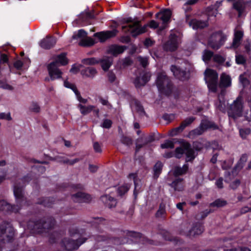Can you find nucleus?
Listing matches in <instances>:
<instances>
[{"label": "nucleus", "instance_id": "obj_1", "mask_svg": "<svg viewBox=\"0 0 251 251\" xmlns=\"http://www.w3.org/2000/svg\"><path fill=\"white\" fill-rule=\"evenodd\" d=\"M14 193L16 198L17 205L12 206L6 201H0V211H11L17 212L19 210L20 206L23 207L25 205L26 201L24 197L22 189L15 187Z\"/></svg>", "mask_w": 251, "mask_h": 251}, {"label": "nucleus", "instance_id": "obj_2", "mask_svg": "<svg viewBox=\"0 0 251 251\" xmlns=\"http://www.w3.org/2000/svg\"><path fill=\"white\" fill-rule=\"evenodd\" d=\"M228 115L229 117L234 119L242 116L245 118V115H248V113L245 110L243 100L241 97H238L230 105Z\"/></svg>", "mask_w": 251, "mask_h": 251}, {"label": "nucleus", "instance_id": "obj_3", "mask_svg": "<svg viewBox=\"0 0 251 251\" xmlns=\"http://www.w3.org/2000/svg\"><path fill=\"white\" fill-rule=\"evenodd\" d=\"M72 40H76L78 44L83 47H90L97 42L94 39L87 36V33L83 29H80L74 33Z\"/></svg>", "mask_w": 251, "mask_h": 251}, {"label": "nucleus", "instance_id": "obj_4", "mask_svg": "<svg viewBox=\"0 0 251 251\" xmlns=\"http://www.w3.org/2000/svg\"><path fill=\"white\" fill-rule=\"evenodd\" d=\"M127 25L123 26V29L129 31L133 36H136L140 34L144 33L146 31L148 25L141 27L139 22L137 20L128 19L127 21Z\"/></svg>", "mask_w": 251, "mask_h": 251}, {"label": "nucleus", "instance_id": "obj_5", "mask_svg": "<svg viewBox=\"0 0 251 251\" xmlns=\"http://www.w3.org/2000/svg\"><path fill=\"white\" fill-rule=\"evenodd\" d=\"M226 36L221 31L213 33L209 37L208 45L214 50L219 49L225 43Z\"/></svg>", "mask_w": 251, "mask_h": 251}, {"label": "nucleus", "instance_id": "obj_6", "mask_svg": "<svg viewBox=\"0 0 251 251\" xmlns=\"http://www.w3.org/2000/svg\"><path fill=\"white\" fill-rule=\"evenodd\" d=\"M204 78L209 90L215 92L217 87V73L213 70L207 69L204 72Z\"/></svg>", "mask_w": 251, "mask_h": 251}, {"label": "nucleus", "instance_id": "obj_7", "mask_svg": "<svg viewBox=\"0 0 251 251\" xmlns=\"http://www.w3.org/2000/svg\"><path fill=\"white\" fill-rule=\"evenodd\" d=\"M14 234V230L11 225L4 223L0 226V240L4 242L10 241Z\"/></svg>", "mask_w": 251, "mask_h": 251}, {"label": "nucleus", "instance_id": "obj_8", "mask_svg": "<svg viewBox=\"0 0 251 251\" xmlns=\"http://www.w3.org/2000/svg\"><path fill=\"white\" fill-rule=\"evenodd\" d=\"M58 65L56 62H51L48 66V71L50 76L49 78H46V80L49 81L61 78L62 77V72L58 68Z\"/></svg>", "mask_w": 251, "mask_h": 251}, {"label": "nucleus", "instance_id": "obj_9", "mask_svg": "<svg viewBox=\"0 0 251 251\" xmlns=\"http://www.w3.org/2000/svg\"><path fill=\"white\" fill-rule=\"evenodd\" d=\"M156 85L160 91H164L166 88L168 89L170 88V81L169 79L166 77L165 73H161L158 75L156 80Z\"/></svg>", "mask_w": 251, "mask_h": 251}, {"label": "nucleus", "instance_id": "obj_10", "mask_svg": "<svg viewBox=\"0 0 251 251\" xmlns=\"http://www.w3.org/2000/svg\"><path fill=\"white\" fill-rule=\"evenodd\" d=\"M171 70L176 77L183 80L186 77L187 73L189 71V69L187 67H184L183 65H182L181 67L176 65H172L171 68Z\"/></svg>", "mask_w": 251, "mask_h": 251}, {"label": "nucleus", "instance_id": "obj_11", "mask_svg": "<svg viewBox=\"0 0 251 251\" xmlns=\"http://www.w3.org/2000/svg\"><path fill=\"white\" fill-rule=\"evenodd\" d=\"M208 128H216V126L210 121L204 120H202L200 127L192 131V133L196 135L201 134L206 129Z\"/></svg>", "mask_w": 251, "mask_h": 251}, {"label": "nucleus", "instance_id": "obj_12", "mask_svg": "<svg viewBox=\"0 0 251 251\" xmlns=\"http://www.w3.org/2000/svg\"><path fill=\"white\" fill-rule=\"evenodd\" d=\"M179 43V40L176 36L172 33L169 41L165 44L164 49L167 50L174 51L176 49Z\"/></svg>", "mask_w": 251, "mask_h": 251}, {"label": "nucleus", "instance_id": "obj_13", "mask_svg": "<svg viewBox=\"0 0 251 251\" xmlns=\"http://www.w3.org/2000/svg\"><path fill=\"white\" fill-rule=\"evenodd\" d=\"M116 34V30L102 31L96 33L94 34V36L97 38V40H95L97 41L103 42L107 39L115 36Z\"/></svg>", "mask_w": 251, "mask_h": 251}, {"label": "nucleus", "instance_id": "obj_14", "mask_svg": "<svg viewBox=\"0 0 251 251\" xmlns=\"http://www.w3.org/2000/svg\"><path fill=\"white\" fill-rule=\"evenodd\" d=\"M172 12L169 9H165L156 14V17L163 22V25L161 30L165 28V24L169 21Z\"/></svg>", "mask_w": 251, "mask_h": 251}, {"label": "nucleus", "instance_id": "obj_15", "mask_svg": "<svg viewBox=\"0 0 251 251\" xmlns=\"http://www.w3.org/2000/svg\"><path fill=\"white\" fill-rule=\"evenodd\" d=\"M85 240H81L80 241L75 240V239L72 240L65 239L63 241V243L66 249L68 250H73L77 249L80 245L85 242Z\"/></svg>", "mask_w": 251, "mask_h": 251}, {"label": "nucleus", "instance_id": "obj_16", "mask_svg": "<svg viewBox=\"0 0 251 251\" xmlns=\"http://www.w3.org/2000/svg\"><path fill=\"white\" fill-rule=\"evenodd\" d=\"M151 75L148 73H143L134 81L136 87L144 85L150 79Z\"/></svg>", "mask_w": 251, "mask_h": 251}, {"label": "nucleus", "instance_id": "obj_17", "mask_svg": "<svg viewBox=\"0 0 251 251\" xmlns=\"http://www.w3.org/2000/svg\"><path fill=\"white\" fill-rule=\"evenodd\" d=\"M194 120L195 118L193 117L186 118L179 127L172 130L171 133V135L172 136H175L176 135L177 132L182 131L185 128V127L191 124L194 121Z\"/></svg>", "mask_w": 251, "mask_h": 251}, {"label": "nucleus", "instance_id": "obj_18", "mask_svg": "<svg viewBox=\"0 0 251 251\" xmlns=\"http://www.w3.org/2000/svg\"><path fill=\"white\" fill-rule=\"evenodd\" d=\"M74 201L77 202H89L91 198L90 195L82 192H78L73 196Z\"/></svg>", "mask_w": 251, "mask_h": 251}, {"label": "nucleus", "instance_id": "obj_19", "mask_svg": "<svg viewBox=\"0 0 251 251\" xmlns=\"http://www.w3.org/2000/svg\"><path fill=\"white\" fill-rule=\"evenodd\" d=\"M56 43V39L52 37H47L40 42V46L42 48L48 49L53 47Z\"/></svg>", "mask_w": 251, "mask_h": 251}, {"label": "nucleus", "instance_id": "obj_20", "mask_svg": "<svg viewBox=\"0 0 251 251\" xmlns=\"http://www.w3.org/2000/svg\"><path fill=\"white\" fill-rule=\"evenodd\" d=\"M41 227H45L46 223L43 224L40 222L36 223L33 222H30L28 224V228L29 229H30L31 230H33L34 232L37 233L42 232V230L40 229Z\"/></svg>", "mask_w": 251, "mask_h": 251}, {"label": "nucleus", "instance_id": "obj_21", "mask_svg": "<svg viewBox=\"0 0 251 251\" xmlns=\"http://www.w3.org/2000/svg\"><path fill=\"white\" fill-rule=\"evenodd\" d=\"M96 69L92 67H88L81 71V74L83 77L93 78L97 75Z\"/></svg>", "mask_w": 251, "mask_h": 251}, {"label": "nucleus", "instance_id": "obj_22", "mask_svg": "<svg viewBox=\"0 0 251 251\" xmlns=\"http://www.w3.org/2000/svg\"><path fill=\"white\" fill-rule=\"evenodd\" d=\"M185 230L187 235L194 236L201 234L203 231V228L200 225H196L191 229L187 228Z\"/></svg>", "mask_w": 251, "mask_h": 251}, {"label": "nucleus", "instance_id": "obj_23", "mask_svg": "<svg viewBox=\"0 0 251 251\" xmlns=\"http://www.w3.org/2000/svg\"><path fill=\"white\" fill-rule=\"evenodd\" d=\"M125 50V48L123 46L113 45L109 47L107 52L113 56H116L123 52Z\"/></svg>", "mask_w": 251, "mask_h": 251}, {"label": "nucleus", "instance_id": "obj_24", "mask_svg": "<svg viewBox=\"0 0 251 251\" xmlns=\"http://www.w3.org/2000/svg\"><path fill=\"white\" fill-rule=\"evenodd\" d=\"M189 25L194 29H197L206 27L207 26V23L206 22L194 19L190 22Z\"/></svg>", "mask_w": 251, "mask_h": 251}, {"label": "nucleus", "instance_id": "obj_25", "mask_svg": "<svg viewBox=\"0 0 251 251\" xmlns=\"http://www.w3.org/2000/svg\"><path fill=\"white\" fill-rule=\"evenodd\" d=\"M183 146L185 149L184 153L186 155V160L190 161L194 158V152L190 148V144L188 143H183Z\"/></svg>", "mask_w": 251, "mask_h": 251}, {"label": "nucleus", "instance_id": "obj_26", "mask_svg": "<svg viewBox=\"0 0 251 251\" xmlns=\"http://www.w3.org/2000/svg\"><path fill=\"white\" fill-rule=\"evenodd\" d=\"M101 199L105 204L109 208L114 207L116 205L117 202L116 200L111 196L105 195L101 197Z\"/></svg>", "mask_w": 251, "mask_h": 251}, {"label": "nucleus", "instance_id": "obj_27", "mask_svg": "<svg viewBox=\"0 0 251 251\" xmlns=\"http://www.w3.org/2000/svg\"><path fill=\"white\" fill-rule=\"evenodd\" d=\"M243 36V32L241 30H235L234 32V37L232 44V47L234 48H237L240 45V42Z\"/></svg>", "mask_w": 251, "mask_h": 251}, {"label": "nucleus", "instance_id": "obj_28", "mask_svg": "<svg viewBox=\"0 0 251 251\" xmlns=\"http://www.w3.org/2000/svg\"><path fill=\"white\" fill-rule=\"evenodd\" d=\"M112 61L111 57L104 56L100 61L101 66L102 69L105 71L108 70L111 65Z\"/></svg>", "mask_w": 251, "mask_h": 251}, {"label": "nucleus", "instance_id": "obj_29", "mask_svg": "<svg viewBox=\"0 0 251 251\" xmlns=\"http://www.w3.org/2000/svg\"><path fill=\"white\" fill-rule=\"evenodd\" d=\"M52 62H56V64L59 66L65 65L68 63V60L65 53L60 54L55 57L54 61Z\"/></svg>", "mask_w": 251, "mask_h": 251}, {"label": "nucleus", "instance_id": "obj_30", "mask_svg": "<svg viewBox=\"0 0 251 251\" xmlns=\"http://www.w3.org/2000/svg\"><path fill=\"white\" fill-rule=\"evenodd\" d=\"M231 78L228 75L223 73L221 76V85L225 87L230 86L231 85Z\"/></svg>", "mask_w": 251, "mask_h": 251}, {"label": "nucleus", "instance_id": "obj_31", "mask_svg": "<svg viewBox=\"0 0 251 251\" xmlns=\"http://www.w3.org/2000/svg\"><path fill=\"white\" fill-rule=\"evenodd\" d=\"M171 186L175 191H182L183 189L182 179L180 178L176 179L172 182Z\"/></svg>", "mask_w": 251, "mask_h": 251}, {"label": "nucleus", "instance_id": "obj_32", "mask_svg": "<svg viewBox=\"0 0 251 251\" xmlns=\"http://www.w3.org/2000/svg\"><path fill=\"white\" fill-rule=\"evenodd\" d=\"M78 107L79 108L81 113L83 115H86L92 111L95 108L93 105L84 106L82 104H79Z\"/></svg>", "mask_w": 251, "mask_h": 251}, {"label": "nucleus", "instance_id": "obj_33", "mask_svg": "<svg viewBox=\"0 0 251 251\" xmlns=\"http://www.w3.org/2000/svg\"><path fill=\"white\" fill-rule=\"evenodd\" d=\"M188 168L187 165H183L182 168L176 167L174 168L173 173L176 176L182 175L187 172Z\"/></svg>", "mask_w": 251, "mask_h": 251}, {"label": "nucleus", "instance_id": "obj_34", "mask_svg": "<svg viewBox=\"0 0 251 251\" xmlns=\"http://www.w3.org/2000/svg\"><path fill=\"white\" fill-rule=\"evenodd\" d=\"M162 167V164L161 162H157L155 164L153 167L154 176L155 177H158L161 173Z\"/></svg>", "mask_w": 251, "mask_h": 251}, {"label": "nucleus", "instance_id": "obj_35", "mask_svg": "<svg viewBox=\"0 0 251 251\" xmlns=\"http://www.w3.org/2000/svg\"><path fill=\"white\" fill-rule=\"evenodd\" d=\"M247 155H243L240 158L239 161L238 162V163L235 167V171L241 169L243 167L244 164L247 161Z\"/></svg>", "mask_w": 251, "mask_h": 251}, {"label": "nucleus", "instance_id": "obj_36", "mask_svg": "<svg viewBox=\"0 0 251 251\" xmlns=\"http://www.w3.org/2000/svg\"><path fill=\"white\" fill-rule=\"evenodd\" d=\"M233 7L239 13L240 15L244 8V3L241 0H239L233 4Z\"/></svg>", "mask_w": 251, "mask_h": 251}, {"label": "nucleus", "instance_id": "obj_37", "mask_svg": "<svg viewBox=\"0 0 251 251\" xmlns=\"http://www.w3.org/2000/svg\"><path fill=\"white\" fill-rule=\"evenodd\" d=\"M216 107L221 111H224L226 107V101L223 100L222 96H219V100L216 103Z\"/></svg>", "mask_w": 251, "mask_h": 251}, {"label": "nucleus", "instance_id": "obj_38", "mask_svg": "<svg viewBox=\"0 0 251 251\" xmlns=\"http://www.w3.org/2000/svg\"><path fill=\"white\" fill-rule=\"evenodd\" d=\"M175 140H166L160 145L162 149H173L174 148V144L175 143Z\"/></svg>", "mask_w": 251, "mask_h": 251}, {"label": "nucleus", "instance_id": "obj_39", "mask_svg": "<svg viewBox=\"0 0 251 251\" xmlns=\"http://www.w3.org/2000/svg\"><path fill=\"white\" fill-rule=\"evenodd\" d=\"M82 62L86 65H93L98 63L99 61L95 58H88L83 59Z\"/></svg>", "mask_w": 251, "mask_h": 251}, {"label": "nucleus", "instance_id": "obj_40", "mask_svg": "<svg viewBox=\"0 0 251 251\" xmlns=\"http://www.w3.org/2000/svg\"><path fill=\"white\" fill-rule=\"evenodd\" d=\"M135 177H136V174H131L129 175V178L130 179H132L134 182V185H135V189H134V194H135V193L137 191H138L140 188V185L138 184V182H137Z\"/></svg>", "mask_w": 251, "mask_h": 251}, {"label": "nucleus", "instance_id": "obj_41", "mask_svg": "<svg viewBox=\"0 0 251 251\" xmlns=\"http://www.w3.org/2000/svg\"><path fill=\"white\" fill-rule=\"evenodd\" d=\"M212 56L213 52L212 51L208 50H205L203 52L202 59L203 61L206 62L207 61L210 60V59L212 57Z\"/></svg>", "mask_w": 251, "mask_h": 251}, {"label": "nucleus", "instance_id": "obj_42", "mask_svg": "<svg viewBox=\"0 0 251 251\" xmlns=\"http://www.w3.org/2000/svg\"><path fill=\"white\" fill-rule=\"evenodd\" d=\"M185 149L183 148V144L181 145V147L176 148L175 150V155L176 158H180L182 154L184 153Z\"/></svg>", "mask_w": 251, "mask_h": 251}, {"label": "nucleus", "instance_id": "obj_43", "mask_svg": "<svg viewBox=\"0 0 251 251\" xmlns=\"http://www.w3.org/2000/svg\"><path fill=\"white\" fill-rule=\"evenodd\" d=\"M64 85L65 87L72 89L75 94H77L78 91L74 84L70 83L66 80L64 82Z\"/></svg>", "mask_w": 251, "mask_h": 251}, {"label": "nucleus", "instance_id": "obj_44", "mask_svg": "<svg viewBox=\"0 0 251 251\" xmlns=\"http://www.w3.org/2000/svg\"><path fill=\"white\" fill-rule=\"evenodd\" d=\"M226 202L225 201L221 200H217L211 204L212 206H216L217 207H220L226 205Z\"/></svg>", "mask_w": 251, "mask_h": 251}, {"label": "nucleus", "instance_id": "obj_45", "mask_svg": "<svg viewBox=\"0 0 251 251\" xmlns=\"http://www.w3.org/2000/svg\"><path fill=\"white\" fill-rule=\"evenodd\" d=\"M129 188L128 184L124 185L120 187L118 189V193L120 195H122L127 192Z\"/></svg>", "mask_w": 251, "mask_h": 251}, {"label": "nucleus", "instance_id": "obj_46", "mask_svg": "<svg viewBox=\"0 0 251 251\" xmlns=\"http://www.w3.org/2000/svg\"><path fill=\"white\" fill-rule=\"evenodd\" d=\"M29 109L33 112H38L40 111V108L37 102L32 101L30 104Z\"/></svg>", "mask_w": 251, "mask_h": 251}, {"label": "nucleus", "instance_id": "obj_47", "mask_svg": "<svg viewBox=\"0 0 251 251\" xmlns=\"http://www.w3.org/2000/svg\"><path fill=\"white\" fill-rule=\"evenodd\" d=\"M240 134L242 138H246L247 136L249 135L251 132V130L249 128H241L239 130Z\"/></svg>", "mask_w": 251, "mask_h": 251}, {"label": "nucleus", "instance_id": "obj_48", "mask_svg": "<svg viewBox=\"0 0 251 251\" xmlns=\"http://www.w3.org/2000/svg\"><path fill=\"white\" fill-rule=\"evenodd\" d=\"M245 57L240 54H237L236 55V62L238 64H243L245 62Z\"/></svg>", "mask_w": 251, "mask_h": 251}, {"label": "nucleus", "instance_id": "obj_49", "mask_svg": "<svg viewBox=\"0 0 251 251\" xmlns=\"http://www.w3.org/2000/svg\"><path fill=\"white\" fill-rule=\"evenodd\" d=\"M244 74L241 75L239 76V80L240 83L242 84L243 86L248 85L249 84L248 79L244 77Z\"/></svg>", "mask_w": 251, "mask_h": 251}, {"label": "nucleus", "instance_id": "obj_50", "mask_svg": "<svg viewBox=\"0 0 251 251\" xmlns=\"http://www.w3.org/2000/svg\"><path fill=\"white\" fill-rule=\"evenodd\" d=\"M0 88L9 90H11L13 89V87L12 86L6 83L5 82H3L1 81H0Z\"/></svg>", "mask_w": 251, "mask_h": 251}, {"label": "nucleus", "instance_id": "obj_51", "mask_svg": "<svg viewBox=\"0 0 251 251\" xmlns=\"http://www.w3.org/2000/svg\"><path fill=\"white\" fill-rule=\"evenodd\" d=\"M112 121L109 119H105L103 120L101 125V126L103 128H109L111 127Z\"/></svg>", "mask_w": 251, "mask_h": 251}, {"label": "nucleus", "instance_id": "obj_52", "mask_svg": "<svg viewBox=\"0 0 251 251\" xmlns=\"http://www.w3.org/2000/svg\"><path fill=\"white\" fill-rule=\"evenodd\" d=\"M0 118L1 119H5L8 121L11 120L12 118L10 113L8 112L6 113H1L0 114Z\"/></svg>", "mask_w": 251, "mask_h": 251}, {"label": "nucleus", "instance_id": "obj_53", "mask_svg": "<svg viewBox=\"0 0 251 251\" xmlns=\"http://www.w3.org/2000/svg\"><path fill=\"white\" fill-rule=\"evenodd\" d=\"M138 59L139 62L143 67H146L148 64V61L147 58L139 57L138 58Z\"/></svg>", "mask_w": 251, "mask_h": 251}, {"label": "nucleus", "instance_id": "obj_54", "mask_svg": "<svg viewBox=\"0 0 251 251\" xmlns=\"http://www.w3.org/2000/svg\"><path fill=\"white\" fill-rule=\"evenodd\" d=\"M99 100L102 105L106 106L108 108H110L111 107V106L108 102L107 100L100 98Z\"/></svg>", "mask_w": 251, "mask_h": 251}, {"label": "nucleus", "instance_id": "obj_55", "mask_svg": "<svg viewBox=\"0 0 251 251\" xmlns=\"http://www.w3.org/2000/svg\"><path fill=\"white\" fill-rule=\"evenodd\" d=\"M81 67V65H77V66L74 65V66H73L72 68L70 70V72L74 74H76L80 70Z\"/></svg>", "mask_w": 251, "mask_h": 251}, {"label": "nucleus", "instance_id": "obj_56", "mask_svg": "<svg viewBox=\"0 0 251 251\" xmlns=\"http://www.w3.org/2000/svg\"><path fill=\"white\" fill-rule=\"evenodd\" d=\"M214 60L215 62L222 63L224 61V58L220 55H216L213 56Z\"/></svg>", "mask_w": 251, "mask_h": 251}, {"label": "nucleus", "instance_id": "obj_57", "mask_svg": "<svg viewBox=\"0 0 251 251\" xmlns=\"http://www.w3.org/2000/svg\"><path fill=\"white\" fill-rule=\"evenodd\" d=\"M93 147L96 152H100L101 151V146L98 142L94 143Z\"/></svg>", "mask_w": 251, "mask_h": 251}, {"label": "nucleus", "instance_id": "obj_58", "mask_svg": "<svg viewBox=\"0 0 251 251\" xmlns=\"http://www.w3.org/2000/svg\"><path fill=\"white\" fill-rule=\"evenodd\" d=\"M240 184V182L239 180H235L231 183L230 187L232 189H235L239 186Z\"/></svg>", "mask_w": 251, "mask_h": 251}, {"label": "nucleus", "instance_id": "obj_59", "mask_svg": "<svg viewBox=\"0 0 251 251\" xmlns=\"http://www.w3.org/2000/svg\"><path fill=\"white\" fill-rule=\"evenodd\" d=\"M76 97L77 99L78 100L82 103H86L87 102V100L85 99H83L81 96L80 95V94L79 93L78 91L77 92V94H75Z\"/></svg>", "mask_w": 251, "mask_h": 251}, {"label": "nucleus", "instance_id": "obj_60", "mask_svg": "<svg viewBox=\"0 0 251 251\" xmlns=\"http://www.w3.org/2000/svg\"><path fill=\"white\" fill-rule=\"evenodd\" d=\"M122 142L127 145H129L132 144L131 139L128 137H124Z\"/></svg>", "mask_w": 251, "mask_h": 251}, {"label": "nucleus", "instance_id": "obj_61", "mask_svg": "<svg viewBox=\"0 0 251 251\" xmlns=\"http://www.w3.org/2000/svg\"><path fill=\"white\" fill-rule=\"evenodd\" d=\"M151 28H155L158 26V24L154 20L151 21L148 25Z\"/></svg>", "mask_w": 251, "mask_h": 251}, {"label": "nucleus", "instance_id": "obj_62", "mask_svg": "<svg viewBox=\"0 0 251 251\" xmlns=\"http://www.w3.org/2000/svg\"><path fill=\"white\" fill-rule=\"evenodd\" d=\"M14 65L16 68H17V69H20L22 68L23 66V63L20 60H17L15 62Z\"/></svg>", "mask_w": 251, "mask_h": 251}, {"label": "nucleus", "instance_id": "obj_63", "mask_svg": "<svg viewBox=\"0 0 251 251\" xmlns=\"http://www.w3.org/2000/svg\"><path fill=\"white\" fill-rule=\"evenodd\" d=\"M7 56L5 54H1L0 57V63H5L7 61Z\"/></svg>", "mask_w": 251, "mask_h": 251}, {"label": "nucleus", "instance_id": "obj_64", "mask_svg": "<svg viewBox=\"0 0 251 251\" xmlns=\"http://www.w3.org/2000/svg\"><path fill=\"white\" fill-rule=\"evenodd\" d=\"M116 77L114 74L110 73L108 74V79L111 82H113L115 80Z\"/></svg>", "mask_w": 251, "mask_h": 251}]
</instances>
